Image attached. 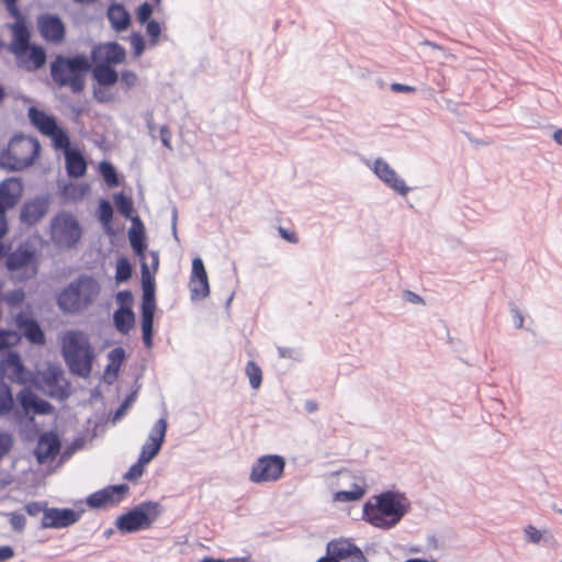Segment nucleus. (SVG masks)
<instances>
[{
    "mask_svg": "<svg viewBox=\"0 0 562 562\" xmlns=\"http://www.w3.org/2000/svg\"><path fill=\"white\" fill-rule=\"evenodd\" d=\"M405 515L401 496L387 491L374 496L363 506V519L370 525L390 529L397 525Z\"/></svg>",
    "mask_w": 562,
    "mask_h": 562,
    "instance_id": "f257e3e1",
    "label": "nucleus"
},
{
    "mask_svg": "<svg viewBox=\"0 0 562 562\" xmlns=\"http://www.w3.org/2000/svg\"><path fill=\"white\" fill-rule=\"evenodd\" d=\"M61 349L72 373L83 378L90 375L94 353L85 333L77 330L67 331L61 338Z\"/></svg>",
    "mask_w": 562,
    "mask_h": 562,
    "instance_id": "f03ea898",
    "label": "nucleus"
},
{
    "mask_svg": "<svg viewBox=\"0 0 562 562\" xmlns=\"http://www.w3.org/2000/svg\"><path fill=\"white\" fill-rule=\"evenodd\" d=\"M90 70L89 58L85 55L74 57L57 56L50 65V76L59 87H69L72 92L85 88V76Z\"/></svg>",
    "mask_w": 562,
    "mask_h": 562,
    "instance_id": "7ed1b4c3",
    "label": "nucleus"
},
{
    "mask_svg": "<svg viewBox=\"0 0 562 562\" xmlns=\"http://www.w3.org/2000/svg\"><path fill=\"white\" fill-rule=\"evenodd\" d=\"M41 153L40 142L31 136L16 135L8 147L0 151V167L23 170L34 164Z\"/></svg>",
    "mask_w": 562,
    "mask_h": 562,
    "instance_id": "20e7f679",
    "label": "nucleus"
},
{
    "mask_svg": "<svg viewBox=\"0 0 562 562\" xmlns=\"http://www.w3.org/2000/svg\"><path fill=\"white\" fill-rule=\"evenodd\" d=\"M99 293L98 281L92 277L81 276L59 294L58 304L65 312L77 313L92 304Z\"/></svg>",
    "mask_w": 562,
    "mask_h": 562,
    "instance_id": "39448f33",
    "label": "nucleus"
},
{
    "mask_svg": "<svg viewBox=\"0 0 562 562\" xmlns=\"http://www.w3.org/2000/svg\"><path fill=\"white\" fill-rule=\"evenodd\" d=\"M161 513V507L156 502H143L133 509L121 515L115 522L121 532L132 533L139 530H146L157 520Z\"/></svg>",
    "mask_w": 562,
    "mask_h": 562,
    "instance_id": "423d86ee",
    "label": "nucleus"
},
{
    "mask_svg": "<svg viewBox=\"0 0 562 562\" xmlns=\"http://www.w3.org/2000/svg\"><path fill=\"white\" fill-rule=\"evenodd\" d=\"M7 268L11 278L16 281H25L34 278L38 270L36 251L30 245H21L7 258Z\"/></svg>",
    "mask_w": 562,
    "mask_h": 562,
    "instance_id": "0eeeda50",
    "label": "nucleus"
},
{
    "mask_svg": "<svg viewBox=\"0 0 562 562\" xmlns=\"http://www.w3.org/2000/svg\"><path fill=\"white\" fill-rule=\"evenodd\" d=\"M50 236L57 245L69 248L79 241L81 227L72 214L59 212L52 221Z\"/></svg>",
    "mask_w": 562,
    "mask_h": 562,
    "instance_id": "6e6552de",
    "label": "nucleus"
},
{
    "mask_svg": "<svg viewBox=\"0 0 562 562\" xmlns=\"http://www.w3.org/2000/svg\"><path fill=\"white\" fill-rule=\"evenodd\" d=\"M29 119L44 136L50 138L53 147H66L68 145V134L57 124L54 116L35 106H31L29 109Z\"/></svg>",
    "mask_w": 562,
    "mask_h": 562,
    "instance_id": "1a4fd4ad",
    "label": "nucleus"
},
{
    "mask_svg": "<svg viewBox=\"0 0 562 562\" xmlns=\"http://www.w3.org/2000/svg\"><path fill=\"white\" fill-rule=\"evenodd\" d=\"M284 467L281 456H263L254 463L249 479L254 483L274 482L282 476Z\"/></svg>",
    "mask_w": 562,
    "mask_h": 562,
    "instance_id": "9d476101",
    "label": "nucleus"
},
{
    "mask_svg": "<svg viewBox=\"0 0 562 562\" xmlns=\"http://www.w3.org/2000/svg\"><path fill=\"white\" fill-rule=\"evenodd\" d=\"M36 383L48 395L53 397H65L68 395V383L64 372L58 366L48 364L46 369L37 371Z\"/></svg>",
    "mask_w": 562,
    "mask_h": 562,
    "instance_id": "9b49d317",
    "label": "nucleus"
},
{
    "mask_svg": "<svg viewBox=\"0 0 562 562\" xmlns=\"http://www.w3.org/2000/svg\"><path fill=\"white\" fill-rule=\"evenodd\" d=\"M22 192L23 184L16 178H8L0 182V222L3 221L8 225L5 212L19 203Z\"/></svg>",
    "mask_w": 562,
    "mask_h": 562,
    "instance_id": "f8f14e48",
    "label": "nucleus"
},
{
    "mask_svg": "<svg viewBox=\"0 0 562 562\" xmlns=\"http://www.w3.org/2000/svg\"><path fill=\"white\" fill-rule=\"evenodd\" d=\"M327 553L333 554L338 562H368L363 552L347 539H335L328 542Z\"/></svg>",
    "mask_w": 562,
    "mask_h": 562,
    "instance_id": "ddd939ff",
    "label": "nucleus"
},
{
    "mask_svg": "<svg viewBox=\"0 0 562 562\" xmlns=\"http://www.w3.org/2000/svg\"><path fill=\"white\" fill-rule=\"evenodd\" d=\"M167 422L158 419L150 430L147 442L143 446L139 458L142 462L149 463L159 452L165 440Z\"/></svg>",
    "mask_w": 562,
    "mask_h": 562,
    "instance_id": "4468645a",
    "label": "nucleus"
},
{
    "mask_svg": "<svg viewBox=\"0 0 562 562\" xmlns=\"http://www.w3.org/2000/svg\"><path fill=\"white\" fill-rule=\"evenodd\" d=\"M126 56L124 47L115 42L101 43L95 45L91 52V59L94 64L109 65L121 64Z\"/></svg>",
    "mask_w": 562,
    "mask_h": 562,
    "instance_id": "2eb2a0df",
    "label": "nucleus"
},
{
    "mask_svg": "<svg viewBox=\"0 0 562 562\" xmlns=\"http://www.w3.org/2000/svg\"><path fill=\"white\" fill-rule=\"evenodd\" d=\"M127 491L128 487L125 484L110 485L103 490L92 493L87 498V504L91 508H102L115 505L121 502Z\"/></svg>",
    "mask_w": 562,
    "mask_h": 562,
    "instance_id": "dca6fc26",
    "label": "nucleus"
},
{
    "mask_svg": "<svg viewBox=\"0 0 562 562\" xmlns=\"http://www.w3.org/2000/svg\"><path fill=\"white\" fill-rule=\"evenodd\" d=\"M80 515L70 508H48L42 517V528L61 529L77 522Z\"/></svg>",
    "mask_w": 562,
    "mask_h": 562,
    "instance_id": "f3484780",
    "label": "nucleus"
},
{
    "mask_svg": "<svg viewBox=\"0 0 562 562\" xmlns=\"http://www.w3.org/2000/svg\"><path fill=\"white\" fill-rule=\"evenodd\" d=\"M0 373L20 384H25L30 381V373L21 361V357L16 352H9L3 359L0 360Z\"/></svg>",
    "mask_w": 562,
    "mask_h": 562,
    "instance_id": "a211bd4d",
    "label": "nucleus"
},
{
    "mask_svg": "<svg viewBox=\"0 0 562 562\" xmlns=\"http://www.w3.org/2000/svg\"><path fill=\"white\" fill-rule=\"evenodd\" d=\"M189 286L191 291V297L193 300L204 299L210 293L207 273L202 259L199 257L192 260V272Z\"/></svg>",
    "mask_w": 562,
    "mask_h": 562,
    "instance_id": "6ab92c4d",
    "label": "nucleus"
},
{
    "mask_svg": "<svg viewBox=\"0 0 562 562\" xmlns=\"http://www.w3.org/2000/svg\"><path fill=\"white\" fill-rule=\"evenodd\" d=\"M16 398L25 415H45L50 414L54 409L50 403L40 398L29 387L21 390Z\"/></svg>",
    "mask_w": 562,
    "mask_h": 562,
    "instance_id": "aec40b11",
    "label": "nucleus"
},
{
    "mask_svg": "<svg viewBox=\"0 0 562 562\" xmlns=\"http://www.w3.org/2000/svg\"><path fill=\"white\" fill-rule=\"evenodd\" d=\"M38 30L43 38L47 42L58 44L65 38V25L63 21L50 14H45L38 19Z\"/></svg>",
    "mask_w": 562,
    "mask_h": 562,
    "instance_id": "412c9836",
    "label": "nucleus"
},
{
    "mask_svg": "<svg viewBox=\"0 0 562 562\" xmlns=\"http://www.w3.org/2000/svg\"><path fill=\"white\" fill-rule=\"evenodd\" d=\"M374 173L389 187L397 191L402 195H406L408 188L405 186L404 180L400 179L395 170L383 159L374 161Z\"/></svg>",
    "mask_w": 562,
    "mask_h": 562,
    "instance_id": "4be33fe9",
    "label": "nucleus"
},
{
    "mask_svg": "<svg viewBox=\"0 0 562 562\" xmlns=\"http://www.w3.org/2000/svg\"><path fill=\"white\" fill-rule=\"evenodd\" d=\"M54 148L64 151L66 170L70 177L79 178V177L85 176V173L87 171L86 159L79 150L70 148V139L69 138H68V145L66 147H54Z\"/></svg>",
    "mask_w": 562,
    "mask_h": 562,
    "instance_id": "5701e85b",
    "label": "nucleus"
},
{
    "mask_svg": "<svg viewBox=\"0 0 562 562\" xmlns=\"http://www.w3.org/2000/svg\"><path fill=\"white\" fill-rule=\"evenodd\" d=\"M60 442L56 435L52 432H45L40 436L35 456L40 463H44L48 460H53L59 452Z\"/></svg>",
    "mask_w": 562,
    "mask_h": 562,
    "instance_id": "b1692460",
    "label": "nucleus"
},
{
    "mask_svg": "<svg viewBox=\"0 0 562 562\" xmlns=\"http://www.w3.org/2000/svg\"><path fill=\"white\" fill-rule=\"evenodd\" d=\"M12 41L10 43V50L15 56L22 54L30 48L31 33L22 19H18L12 25Z\"/></svg>",
    "mask_w": 562,
    "mask_h": 562,
    "instance_id": "393cba45",
    "label": "nucleus"
},
{
    "mask_svg": "<svg viewBox=\"0 0 562 562\" xmlns=\"http://www.w3.org/2000/svg\"><path fill=\"white\" fill-rule=\"evenodd\" d=\"M19 67L34 71L41 68L46 61L45 50L41 46L30 45L29 50H24L22 54L15 55Z\"/></svg>",
    "mask_w": 562,
    "mask_h": 562,
    "instance_id": "a878e982",
    "label": "nucleus"
},
{
    "mask_svg": "<svg viewBox=\"0 0 562 562\" xmlns=\"http://www.w3.org/2000/svg\"><path fill=\"white\" fill-rule=\"evenodd\" d=\"M15 323L30 342L35 345L45 344V335L36 321L30 318L24 313H20L15 318Z\"/></svg>",
    "mask_w": 562,
    "mask_h": 562,
    "instance_id": "bb28decb",
    "label": "nucleus"
},
{
    "mask_svg": "<svg viewBox=\"0 0 562 562\" xmlns=\"http://www.w3.org/2000/svg\"><path fill=\"white\" fill-rule=\"evenodd\" d=\"M108 18L115 31H124L128 27L131 18L121 4H112L108 10Z\"/></svg>",
    "mask_w": 562,
    "mask_h": 562,
    "instance_id": "cd10ccee",
    "label": "nucleus"
},
{
    "mask_svg": "<svg viewBox=\"0 0 562 562\" xmlns=\"http://www.w3.org/2000/svg\"><path fill=\"white\" fill-rule=\"evenodd\" d=\"M46 209L43 202L32 201L23 205L21 211L22 222L32 225L37 223L45 214Z\"/></svg>",
    "mask_w": 562,
    "mask_h": 562,
    "instance_id": "c85d7f7f",
    "label": "nucleus"
},
{
    "mask_svg": "<svg viewBox=\"0 0 562 562\" xmlns=\"http://www.w3.org/2000/svg\"><path fill=\"white\" fill-rule=\"evenodd\" d=\"M113 321L116 329L122 334H127L134 326L135 316L130 307H121L115 311Z\"/></svg>",
    "mask_w": 562,
    "mask_h": 562,
    "instance_id": "c756f323",
    "label": "nucleus"
},
{
    "mask_svg": "<svg viewBox=\"0 0 562 562\" xmlns=\"http://www.w3.org/2000/svg\"><path fill=\"white\" fill-rule=\"evenodd\" d=\"M93 77L105 87L113 86L119 79L117 72L111 66L100 64H94Z\"/></svg>",
    "mask_w": 562,
    "mask_h": 562,
    "instance_id": "7c9ffc66",
    "label": "nucleus"
},
{
    "mask_svg": "<svg viewBox=\"0 0 562 562\" xmlns=\"http://www.w3.org/2000/svg\"><path fill=\"white\" fill-rule=\"evenodd\" d=\"M366 494V483L364 480H360L355 483L352 490L350 491H338L334 494L335 502H356L361 499Z\"/></svg>",
    "mask_w": 562,
    "mask_h": 562,
    "instance_id": "2f4dec72",
    "label": "nucleus"
},
{
    "mask_svg": "<svg viewBox=\"0 0 562 562\" xmlns=\"http://www.w3.org/2000/svg\"><path fill=\"white\" fill-rule=\"evenodd\" d=\"M124 360L125 350L122 347L111 350L108 355L109 362L105 368V375L115 379Z\"/></svg>",
    "mask_w": 562,
    "mask_h": 562,
    "instance_id": "473e14b6",
    "label": "nucleus"
},
{
    "mask_svg": "<svg viewBox=\"0 0 562 562\" xmlns=\"http://www.w3.org/2000/svg\"><path fill=\"white\" fill-rule=\"evenodd\" d=\"M89 192V186L83 183H68L63 188L61 195L65 201H78Z\"/></svg>",
    "mask_w": 562,
    "mask_h": 562,
    "instance_id": "72a5a7b5",
    "label": "nucleus"
},
{
    "mask_svg": "<svg viewBox=\"0 0 562 562\" xmlns=\"http://www.w3.org/2000/svg\"><path fill=\"white\" fill-rule=\"evenodd\" d=\"M155 299L153 288L149 283L144 280V295L142 303V317H153L155 314Z\"/></svg>",
    "mask_w": 562,
    "mask_h": 562,
    "instance_id": "f704fd0d",
    "label": "nucleus"
},
{
    "mask_svg": "<svg viewBox=\"0 0 562 562\" xmlns=\"http://www.w3.org/2000/svg\"><path fill=\"white\" fill-rule=\"evenodd\" d=\"M13 396L10 387L0 380V415L9 414L13 408Z\"/></svg>",
    "mask_w": 562,
    "mask_h": 562,
    "instance_id": "c9c22d12",
    "label": "nucleus"
},
{
    "mask_svg": "<svg viewBox=\"0 0 562 562\" xmlns=\"http://www.w3.org/2000/svg\"><path fill=\"white\" fill-rule=\"evenodd\" d=\"M246 374L249 383L254 389H258L262 382V372L255 361H248L246 366Z\"/></svg>",
    "mask_w": 562,
    "mask_h": 562,
    "instance_id": "e433bc0d",
    "label": "nucleus"
},
{
    "mask_svg": "<svg viewBox=\"0 0 562 562\" xmlns=\"http://www.w3.org/2000/svg\"><path fill=\"white\" fill-rule=\"evenodd\" d=\"M132 276V266L130 261L122 257L116 261V270H115V280L120 282H124L128 280Z\"/></svg>",
    "mask_w": 562,
    "mask_h": 562,
    "instance_id": "4c0bfd02",
    "label": "nucleus"
},
{
    "mask_svg": "<svg viewBox=\"0 0 562 562\" xmlns=\"http://www.w3.org/2000/svg\"><path fill=\"white\" fill-rule=\"evenodd\" d=\"M114 202L117 211L125 217H130L134 211L133 202L131 198L125 196L123 193H119L114 198Z\"/></svg>",
    "mask_w": 562,
    "mask_h": 562,
    "instance_id": "58836bf2",
    "label": "nucleus"
},
{
    "mask_svg": "<svg viewBox=\"0 0 562 562\" xmlns=\"http://www.w3.org/2000/svg\"><path fill=\"white\" fill-rule=\"evenodd\" d=\"M100 172L104 179V181L113 187V186H117L119 183V180H117V175H116V171L114 169V167L109 164V162H101L100 164Z\"/></svg>",
    "mask_w": 562,
    "mask_h": 562,
    "instance_id": "ea45409f",
    "label": "nucleus"
},
{
    "mask_svg": "<svg viewBox=\"0 0 562 562\" xmlns=\"http://www.w3.org/2000/svg\"><path fill=\"white\" fill-rule=\"evenodd\" d=\"M130 243H131V246L133 248V250L137 254V255H143L145 248H146V245H145V239H144V235H143V232L139 231V232H136V231H131L130 232Z\"/></svg>",
    "mask_w": 562,
    "mask_h": 562,
    "instance_id": "a19ab883",
    "label": "nucleus"
},
{
    "mask_svg": "<svg viewBox=\"0 0 562 562\" xmlns=\"http://www.w3.org/2000/svg\"><path fill=\"white\" fill-rule=\"evenodd\" d=\"M153 324H154L153 317H142L143 339H144V344L147 347L151 346Z\"/></svg>",
    "mask_w": 562,
    "mask_h": 562,
    "instance_id": "79ce46f5",
    "label": "nucleus"
},
{
    "mask_svg": "<svg viewBox=\"0 0 562 562\" xmlns=\"http://www.w3.org/2000/svg\"><path fill=\"white\" fill-rule=\"evenodd\" d=\"M145 464V462H142L140 459H138V461L125 473L124 479L127 481H136L143 475Z\"/></svg>",
    "mask_w": 562,
    "mask_h": 562,
    "instance_id": "37998d69",
    "label": "nucleus"
},
{
    "mask_svg": "<svg viewBox=\"0 0 562 562\" xmlns=\"http://www.w3.org/2000/svg\"><path fill=\"white\" fill-rule=\"evenodd\" d=\"M8 517L9 522L14 530L21 531L24 529L26 525V519L22 514L13 512L8 514Z\"/></svg>",
    "mask_w": 562,
    "mask_h": 562,
    "instance_id": "c03bdc74",
    "label": "nucleus"
},
{
    "mask_svg": "<svg viewBox=\"0 0 562 562\" xmlns=\"http://www.w3.org/2000/svg\"><path fill=\"white\" fill-rule=\"evenodd\" d=\"M13 446V438L10 434L0 432V459L9 453Z\"/></svg>",
    "mask_w": 562,
    "mask_h": 562,
    "instance_id": "a18cd8bd",
    "label": "nucleus"
},
{
    "mask_svg": "<svg viewBox=\"0 0 562 562\" xmlns=\"http://www.w3.org/2000/svg\"><path fill=\"white\" fill-rule=\"evenodd\" d=\"M153 13V8L148 2L142 3L137 9V19L140 23H145L149 20Z\"/></svg>",
    "mask_w": 562,
    "mask_h": 562,
    "instance_id": "49530a36",
    "label": "nucleus"
},
{
    "mask_svg": "<svg viewBox=\"0 0 562 562\" xmlns=\"http://www.w3.org/2000/svg\"><path fill=\"white\" fill-rule=\"evenodd\" d=\"M25 512L30 515V516H37L40 515L41 513L44 514V510H46V503H41V502H31V503H27L25 505Z\"/></svg>",
    "mask_w": 562,
    "mask_h": 562,
    "instance_id": "de8ad7c7",
    "label": "nucleus"
},
{
    "mask_svg": "<svg viewBox=\"0 0 562 562\" xmlns=\"http://www.w3.org/2000/svg\"><path fill=\"white\" fill-rule=\"evenodd\" d=\"M138 78L134 71L124 70L121 74V82L125 85L126 88H132L136 85Z\"/></svg>",
    "mask_w": 562,
    "mask_h": 562,
    "instance_id": "09e8293b",
    "label": "nucleus"
},
{
    "mask_svg": "<svg viewBox=\"0 0 562 562\" xmlns=\"http://www.w3.org/2000/svg\"><path fill=\"white\" fill-rule=\"evenodd\" d=\"M525 533L528 538V541L532 542V543H539L542 539V533L540 530H538L536 527H533L532 525H528L526 528H525Z\"/></svg>",
    "mask_w": 562,
    "mask_h": 562,
    "instance_id": "8fccbe9b",
    "label": "nucleus"
},
{
    "mask_svg": "<svg viewBox=\"0 0 562 562\" xmlns=\"http://www.w3.org/2000/svg\"><path fill=\"white\" fill-rule=\"evenodd\" d=\"M146 32L154 41H156L160 34V26L158 22L154 20L149 21L146 26Z\"/></svg>",
    "mask_w": 562,
    "mask_h": 562,
    "instance_id": "3c124183",
    "label": "nucleus"
},
{
    "mask_svg": "<svg viewBox=\"0 0 562 562\" xmlns=\"http://www.w3.org/2000/svg\"><path fill=\"white\" fill-rule=\"evenodd\" d=\"M101 220L108 223L112 217V207L109 202L102 201L101 205Z\"/></svg>",
    "mask_w": 562,
    "mask_h": 562,
    "instance_id": "603ef678",
    "label": "nucleus"
},
{
    "mask_svg": "<svg viewBox=\"0 0 562 562\" xmlns=\"http://www.w3.org/2000/svg\"><path fill=\"white\" fill-rule=\"evenodd\" d=\"M160 139L167 148L171 149V132L167 126L160 127Z\"/></svg>",
    "mask_w": 562,
    "mask_h": 562,
    "instance_id": "864d4df0",
    "label": "nucleus"
},
{
    "mask_svg": "<svg viewBox=\"0 0 562 562\" xmlns=\"http://www.w3.org/2000/svg\"><path fill=\"white\" fill-rule=\"evenodd\" d=\"M14 557V550L10 546L0 547V562L8 561Z\"/></svg>",
    "mask_w": 562,
    "mask_h": 562,
    "instance_id": "5fc2aeb1",
    "label": "nucleus"
},
{
    "mask_svg": "<svg viewBox=\"0 0 562 562\" xmlns=\"http://www.w3.org/2000/svg\"><path fill=\"white\" fill-rule=\"evenodd\" d=\"M279 233L282 236V238H284L285 240H288L290 243L296 244L299 241L296 234L292 231H288L283 227H279Z\"/></svg>",
    "mask_w": 562,
    "mask_h": 562,
    "instance_id": "6e6d98bb",
    "label": "nucleus"
},
{
    "mask_svg": "<svg viewBox=\"0 0 562 562\" xmlns=\"http://www.w3.org/2000/svg\"><path fill=\"white\" fill-rule=\"evenodd\" d=\"M132 43L135 48V54L137 56L140 55L144 50V43H143L142 37L138 35L133 36Z\"/></svg>",
    "mask_w": 562,
    "mask_h": 562,
    "instance_id": "4d7b16f0",
    "label": "nucleus"
},
{
    "mask_svg": "<svg viewBox=\"0 0 562 562\" xmlns=\"http://www.w3.org/2000/svg\"><path fill=\"white\" fill-rule=\"evenodd\" d=\"M391 89L394 92H413V91H415L414 87L405 86L402 83H392Z\"/></svg>",
    "mask_w": 562,
    "mask_h": 562,
    "instance_id": "13d9d810",
    "label": "nucleus"
},
{
    "mask_svg": "<svg viewBox=\"0 0 562 562\" xmlns=\"http://www.w3.org/2000/svg\"><path fill=\"white\" fill-rule=\"evenodd\" d=\"M4 3H5V7L8 9V11L12 14V15H18L19 11H18V7H16V0H2Z\"/></svg>",
    "mask_w": 562,
    "mask_h": 562,
    "instance_id": "bf43d9fd",
    "label": "nucleus"
},
{
    "mask_svg": "<svg viewBox=\"0 0 562 562\" xmlns=\"http://www.w3.org/2000/svg\"><path fill=\"white\" fill-rule=\"evenodd\" d=\"M406 297L408 301L413 302V303H420L423 302L422 297L411 291H407L406 292Z\"/></svg>",
    "mask_w": 562,
    "mask_h": 562,
    "instance_id": "052dcab7",
    "label": "nucleus"
},
{
    "mask_svg": "<svg viewBox=\"0 0 562 562\" xmlns=\"http://www.w3.org/2000/svg\"><path fill=\"white\" fill-rule=\"evenodd\" d=\"M553 139L555 143L562 146V128H559L553 133Z\"/></svg>",
    "mask_w": 562,
    "mask_h": 562,
    "instance_id": "680f3d73",
    "label": "nucleus"
},
{
    "mask_svg": "<svg viewBox=\"0 0 562 562\" xmlns=\"http://www.w3.org/2000/svg\"><path fill=\"white\" fill-rule=\"evenodd\" d=\"M117 297H119L120 300H123V299L130 300V299H131V293H130V292H127V291H125V292H120V293L117 294Z\"/></svg>",
    "mask_w": 562,
    "mask_h": 562,
    "instance_id": "e2e57ef3",
    "label": "nucleus"
},
{
    "mask_svg": "<svg viewBox=\"0 0 562 562\" xmlns=\"http://www.w3.org/2000/svg\"><path fill=\"white\" fill-rule=\"evenodd\" d=\"M226 562H249V558H233Z\"/></svg>",
    "mask_w": 562,
    "mask_h": 562,
    "instance_id": "0e129e2a",
    "label": "nucleus"
},
{
    "mask_svg": "<svg viewBox=\"0 0 562 562\" xmlns=\"http://www.w3.org/2000/svg\"><path fill=\"white\" fill-rule=\"evenodd\" d=\"M307 408H308L310 412H314V411L317 409V405L314 402H308L307 403Z\"/></svg>",
    "mask_w": 562,
    "mask_h": 562,
    "instance_id": "69168bd1",
    "label": "nucleus"
},
{
    "mask_svg": "<svg viewBox=\"0 0 562 562\" xmlns=\"http://www.w3.org/2000/svg\"><path fill=\"white\" fill-rule=\"evenodd\" d=\"M524 324V318L520 314H517V326L521 327Z\"/></svg>",
    "mask_w": 562,
    "mask_h": 562,
    "instance_id": "338daca9",
    "label": "nucleus"
},
{
    "mask_svg": "<svg viewBox=\"0 0 562 562\" xmlns=\"http://www.w3.org/2000/svg\"><path fill=\"white\" fill-rule=\"evenodd\" d=\"M202 562H226V561L207 558V559H204Z\"/></svg>",
    "mask_w": 562,
    "mask_h": 562,
    "instance_id": "774afa93",
    "label": "nucleus"
}]
</instances>
